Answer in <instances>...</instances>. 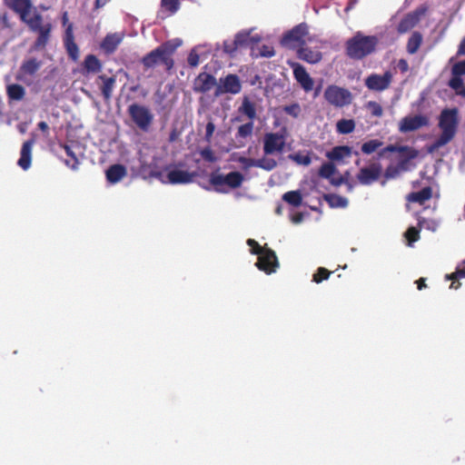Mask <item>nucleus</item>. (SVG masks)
I'll return each mask as SVG.
<instances>
[{
	"label": "nucleus",
	"mask_w": 465,
	"mask_h": 465,
	"mask_svg": "<svg viewBox=\"0 0 465 465\" xmlns=\"http://www.w3.org/2000/svg\"><path fill=\"white\" fill-rule=\"evenodd\" d=\"M35 143V138H31L27 141H25L21 148L20 152V158L17 162L18 165L23 170H27L31 165V160H32V149Z\"/></svg>",
	"instance_id": "obj_24"
},
{
	"label": "nucleus",
	"mask_w": 465,
	"mask_h": 465,
	"mask_svg": "<svg viewBox=\"0 0 465 465\" xmlns=\"http://www.w3.org/2000/svg\"><path fill=\"white\" fill-rule=\"evenodd\" d=\"M379 45L376 35H365L358 31L345 43V54L352 60H363L375 53Z\"/></svg>",
	"instance_id": "obj_2"
},
{
	"label": "nucleus",
	"mask_w": 465,
	"mask_h": 465,
	"mask_svg": "<svg viewBox=\"0 0 465 465\" xmlns=\"http://www.w3.org/2000/svg\"><path fill=\"white\" fill-rule=\"evenodd\" d=\"M43 62L35 56L26 57L23 60L15 75V79L26 85H31L39 75Z\"/></svg>",
	"instance_id": "obj_6"
},
{
	"label": "nucleus",
	"mask_w": 465,
	"mask_h": 465,
	"mask_svg": "<svg viewBox=\"0 0 465 465\" xmlns=\"http://www.w3.org/2000/svg\"><path fill=\"white\" fill-rule=\"evenodd\" d=\"M214 130H215V125L213 122H209L207 124H206V128H205V139L206 141H210L213 133H214Z\"/></svg>",
	"instance_id": "obj_60"
},
{
	"label": "nucleus",
	"mask_w": 465,
	"mask_h": 465,
	"mask_svg": "<svg viewBox=\"0 0 465 465\" xmlns=\"http://www.w3.org/2000/svg\"><path fill=\"white\" fill-rule=\"evenodd\" d=\"M255 265L260 271L264 272L266 274L275 272L276 269L279 267V262L275 252L270 248L266 249L258 257Z\"/></svg>",
	"instance_id": "obj_14"
},
{
	"label": "nucleus",
	"mask_w": 465,
	"mask_h": 465,
	"mask_svg": "<svg viewBox=\"0 0 465 465\" xmlns=\"http://www.w3.org/2000/svg\"><path fill=\"white\" fill-rule=\"evenodd\" d=\"M103 64L94 54H87L83 63L84 74L101 72Z\"/></svg>",
	"instance_id": "obj_32"
},
{
	"label": "nucleus",
	"mask_w": 465,
	"mask_h": 465,
	"mask_svg": "<svg viewBox=\"0 0 465 465\" xmlns=\"http://www.w3.org/2000/svg\"><path fill=\"white\" fill-rule=\"evenodd\" d=\"M309 33V27L306 23H301L292 29L286 32L281 40L282 45L294 49L305 45V37Z\"/></svg>",
	"instance_id": "obj_8"
},
{
	"label": "nucleus",
	"mask_w": 465,
	"mask_h": 465,
	"mask_svg": "<svg viewBox=\"0 0 465 465\" xmlns=\"http://www.w3.org/2000/svg\"><path fill=\"white\" fill-rule=\"evenodd\" d=\"M199 55L194 51H192L187 58L188 64L191 67H196L199 64Z\"/></svg>",
	"instance_id": "obj_59"
},
{
	"label": "nucleus",
	"mask_w": 465,
	"mask_h": 465,
	"mask_svg": "<svg viewBox=\"0 0 465 465\" xmlns=\"http://www.w3.org/2000/svg\"><path fill=\"white\" fill-rule=\"evenodd\" d=\"M289 158L298 164H302L304 166H308L312 163V158L309 154H302V153H293L290 154Z\"/></svg>",
	"instance_id": "obj_48"
},
{
	"label": "nucleus",
	"mask_w": 465,
	"mask_h": 465,
	"mask_svg": "<svg viewBox=\"0 0 465 465\" xmlns=\"http://www.w3.org/2000/svg\"><path fill=\"white\" fill-rule=\"evenodd\" d=\"M351 153L352 150L350 146L339 145L327 152L326 157L331 161H341L344 158L350 157Z\"/></svg>",
	"instance_id": "obj_33"
},
{
	"label": "nucleus",
	"mask_w": 465,
	"mask_h": 465,
	"mask_svg": "<svg viewBox=\"0 0 465 465\" xmlns=\"http://www.w3.org/2000/svg\"><path fill=\"white\" fill-rule=\"evenodd\" d=\"M285 147V135L280 133H266L263 137V153L271 155L282 153Z\"/></svg>",
	"instance_id": "obj_10"
},
{
	"label": "nucleus",
	"mask_w": 465,
	"mask_h": 465,
	"mask_svg": "<svg viewBox=\"0 0 465 465\" xmlns=\"http://www.w3.org/2000/svg\"><path fill=\"white\" fill-rule=\"evenodd\" d=\"M64 45L69 58L72 61L76 62L79 59V48L77 44L74 42L72 25H69L65 30Z\"/></svg>",
	"instance_id": "obj_22"
},
{
	"label": "nucleus",
	"mask_w": 465,
	"mask_h": 465,
	"mask_svg": "<svg viewBox=\"0 0 465 465\" xmlns=\"http://www.w3.org/2000/svg\"><path fill=\"white\" fill-rule=\"evenodd\" d=\"M392 77L391 71H386L382 75L371 74L365 79L364 84L369 90L382 92L390 87Z\"/></svg>",
	"instance_id": "obj_12"
},
{
	"label": "nucleus",
	"mask_w": 465,
	"mask_h": 465,
	"mask_svg": "<svg viewBox=\"0 0 465 465\" xmlns=\"http://www.w3.org/2000/svg\"><path fill=\"white\" fill-rule=\"evenodd\" d=\"M449 86L453 89L458 95L465 97V86L463 79L460 76L453 75L449 81Z\"/></svg>",
	"instance_id": "obj_39"
},
{
	"label": "nucleus",
	"mask_w": 465,
	"mask_h": 465,
	"mask_svg": "<svg viewBox=\"0 0 465 465\" xmlns=\"http://www.w3.org/2000/svg\"><path fill=\"white\" fill-rule=\"evenodd\" d=\"M244 176L237 171L231 172L226 175L217 173H212L210 175V183L214 187L217 193H226L229 189H237L241 187Z\"/></svg>",
	"instance_id": "obj_5"
},
{
	"label": "nucleus",
	"mask_w": 465,
	"mask_h": 465,
	"mask_svg": "<svg viewBox=\"0 0 465 465\" xmlns=\"http://www.w3.org/2000/svg\"><path fill=\"white\" fill-rule=\"evenodd\" d=\"M405 238L407 239L408 245L411 246L413 242L420 239V230L411 226L405 232Z\"/></svg>",
	"instance_id": "obj_46"
},
{
	"label": "nucleus",
	"mask_w": 465,
	"mask_h": 465,
	"mask_svg": "<svg viewBox=\"0 0 465 465\" xmlns=\"http://www.w3.org/2000/svg\"><path fill=\"white\" fill-rule=\"evenodd\" d=\"M382 145L383 142L381 140L372 139L363 143L361 150L364 154H371L372 153L378 151Z\"/></svg>",
	"instance_id": "obj_40"
},
{
	"label": "nucleus",
	"mask_w": 465,
	"mask_h": 465,
	"mask_svg": "<svg viewBox=\"0 0 465 465\" xmlns=\"http://www.w3.org/2000/svg\"><path fill=\"white\" fill-rule=\"evenodd\" d=\"M138 175L141 176L143 179L151 178V177H156L157 173L153 171L152 166L148 163H142L138 172Z\"/></svg>",
	"instance_id": "obj_44"
},
{
	"label": "nucleus",
	"mask_w": 465,
	"mask_h": 465,
	"mask_svg": "<svg viewBox=\"0 0 465 465\" xmlns=\"http://www.w3.org/2000/svg\"><path fill=\"white\" fill-rule=\"evenodd\" d=\"M6 96L9 103L20 102L26 94L25 88L20 84H9L5 87Z\"/></svg>",
	"instance_id": "obj_27"
},
{
	"label": "nucleus",
	"mask_w": 465,
	"mask_h": 465,
	"mask_svg": "<svg viewBox=\"0 0 465 465\" xmlns=\"http://www.w3.org/2000/svg\"><path fill=\"white\" fill-rule=\"evenodd\" d=\"M407 153V159H401L399 162V165L401 169H406V164L411 159H414L418 156V151L412 147L408 145H395L389 144L383 149H381L379 153V158H381L385 155L386 153Z\"/></svg>",
	"instance_id": "obj_15"
},
{
	"label": "nucleus",
	"mask_w": 465,
	"mask_h": 465,
	"mask_svg": "<svg viewBox=\"0 0 465 465\" xmlns=\"http://www.w3.org/2000/svg\"><path fill=\"white\" fill-rule=\"evenodd\" d=\"M239 50V47L237 45V43L235 39L232 41H224L223 42V51L224 53L230 54L231 56H233L235 53Z\"/></svg>",
	"instance_id": "obj_51"
},
{
	"label": "nucleus",
	"mask_w": 465,
	"mask_h": 465,
	"mask_svg": "<svg viewBox=\"0 0 465 465\" xmlns=\"http://www.w3.org/2000/svg\"><path fill=\"white\" fill-rule=\"evenodd\" d=\"M331 207L344 208L348 205V200L345 197L337 194H326L324 196Z\"/></svg>",
	"instance_id": "obj_41"
},
{
	"label": "nucleus",
	"mask_w": 465,
	"mask_h": 465,
	"mask_svg": "<svg viewBox=\"0 0 465 465\" xmlns=\"http://www.w3.org/2000/svg\"><path fill=\"white\" fill-rule=\"evenodd\" d=\"M432 197V188L426 186L419 192H411L406 196V200L410 203H417L420 205L424 204Z\"/></svg>",
	"instance_id": "obj_30"
},
{
	"label": "nucleus",
	"mask_w": 465,
	"mask_h": 465,
	"mask_svg": "<svg viewBox=\"0 0 465 465\" xmlns=\"http://www.w3.org/2000/svg\"><path fill=\"white\" fill-rule=\"evenodd\" d=\"M123 40V35L119 34H108L101 43V48L108 54H113L117 49Z\"/></svg>",
	"instance_id": "obj_29"
},
{
	"label": "nucleus",
	"mask_w": 465,
	"mask_h": 465,
	"mask_svg": "<svg viewBox=\"0 0 465 465\" xmlns=\"http://www.w3.org/2000/svg\"><path fill=\"white\" fill-rule=\"evenodd\" d=\"M381 173L382 166L380 163L376 162L361 168L356 177L361 184L370 185L380 179Z\"/></svg>",
	"instance_id": "obj_11"
},
{
	"label": "nucleus",
	"mask_w": 465,
	"mask_h": 465,
	"mask_svg": "<svg viewBox=\"0 0 465 465\" xmlns=\"http://www.w3.org/2000/svg\"><path fill=\"white\" fill-rule=\"evenodd\" d=\"M453 75L460 76L465 74V60L457 62L451 68Z\"/></svg>",
	"instance_id": "obj_53"
},
{
	"label": "nucleus",
	"mask_w": 465,
	"mask_h": 465,
	"mask_svg": "<svg viewBox=\"0 0 465 465\" xmlns=\"http://www.w3.org/2000/svg\"><path fill=\"white\" fill-rule=\"evenodd\" d=\"M330 183L334 186H340L345 183V178L342 175L332 176L330 180Z\"/></svg>",
	"instance_id": "obj_61"
},
{
	"label": "nucleus",
	"mask_w": 465,
	"mask_h": 465,
	"mask_svg": "<svg viewBox=\"0 0 465 465\" xmlns=\"http://www.w3.org/2000/svg\"><path fill=\"white\" fill-rule=\"evenodd\" d=\"M337 168L334 163L329 162L324 163L319 169V176L330 180L336 173Z\"/></svg>",
	"instance_id": "obj_42"
},
{
	"label": "nucleus",
	"mask_w": 465,
	"mask_h": 465,
	"mask_svg": "<svg viewBox=\"0 0 465 465\" xmlns=\"http://www.w3.org/2000/svg\"><path fill=\"white\" fill-rule=\"evenodd\" d=\"M0 32L9 35L11 39H15L22 35L23 30L18 28L17 23L7 12H4L0 14Z\"/></svg>",
	"instance_id": "obj_19"
},
{
	"label": "nucleus",
	"mask_w": 465,
	"mask_h": 465,
	"mask_svg": "<svg viewBox=\"0 0 465 465\" xmlns=\"http://www.w3.org/2000/svg\"><path fill=\"white\" fill-rule=\"evenodd\" d=\"M367 108L371 111V113L373 116L380 117L382 115V113H383L382 107L379 103H377L375 101L368 102Z\"/></svg>",
	"instance_id": "obj_52"
},
{
	"label": "nucleus",
	"mask_w": 465,
	"mask_h": 465,
	"mask_svg": "<svg viewBox=\"0 0 465 465\" xmlns=\"http://www.w3.org/2000/svg\"><path fill=\"white\" fill-rule=\"evenodd\" d=\"M297 56L299 59L309 64H316L322 58V54L320 51L303 45L298 48Z\"/></svg>",
	"instance_id": "obj_26"
},
{
	"label": "nucleus",
	"mask_w": 465,
	"mask_h": 465,
	"mask_svg": "<svg viewBox=\"0 0 465 465\" xmlns=\"http://www.w3.org/2000/svg\"><path fill=\"white\" fill-rule=\"evenodd\" d=\"M196 173H189L187 171L173 169L168 172L167 179L172 184H185L193 182Z\"/></svg>",
	"instance_id": "obj_23"
},
{
	"label": "nucleus",
	"mask_w": 465,
	"mask_h": 465,
	"mask_svg": "<svg viewBox=\"0 0 465 465\" xmlns=\"http://www.w3.org/2000/svg\"><path fill=\"white\" fill-rule=\"evenodd\" d=\"M439 128L441 133L438 139L430 147V152L440 149V147L451 142L458 131L459 126V110L458 108H445L439 116Z\"/></svg>",
	"instance_id": "obj_1"
},
{
	"label": "nucleus",
	"mask_w": 465,
	"mask_h": 465,
	"mask_svg": "<svg viewBox=\"0 0 465 465\" xmlns=\"http://www.w3.org/2000/svg\"><path fill=\"white\" fill-rule=\"evenodd\" d=\"M96 81H101L99 88L104 102H110L116 84V77L114 75L107 76L106 74H100Z\"/></svg>",
	"instance_id": "obj_21"
},
{
	"label": "nucleus",
	"mask_w": 465,
	"mask_h": 465,
	"mask_svg": "<svg viewBox=\"0 0 465 465\" xmlns=\"http://www.w3.org/2000/svg\"><path fill=\"white\" fill-rule=\"evenodd\" d=\"M127 175V170L123 164H113L105 172V176L110 183H117Z\"/></svg>",
	"instance_id": "obj_28"
},
{
	"label": "nucleus",
	"mask_w": 465,
	"mask_h": 465,
	"mask_svg": "<svg viewBox=\"0 0 465 465\" xmlns=\"http://www.w3.org/2000/svg\"><path fill=\"white\" fill-rule=\"evenodd\" d=\"M247 244L250 246L252 254H256L258 257L266 250L267 247H262L255 240L248 239Z\"/></svg>",
	"instance_id": "obj_50"
},
{
	"label": "nucleus",
	"mask_w": 465,
	"mask_h": 465,
	"mask_svg": "<svg viewBox=\"0 0 465 465\" xmlns=\"http://www.w3.org/2000/svg\"><path fill=\"white\" fill-rule=\"evenodd\" d=\"M23 23L28 26L31 32L37 34L32 49L35 51L44 50L51 39L52 24L49 22L44 23L43 15L35 7L33 8L31 15L23 20Z\"/></svg>",
	"instance_id": "obj_4"
},
{
	"label": "nucleus",
	"mask_w": 465,
	"mask_h": 465,
	"mask_svg": "<svg viewBox=\"0 0 465 465\" xmlns=\"http://www.w3.org/2000/svg\"><path fill=\"white\" fill-rule=\"evenodd\" d=\"M422 43V35L420 32H413L407 42V52L414 54Z\"/></svg>",
	"instance_id": "obj_36"
},
{
	"label": "nucleus",
	"mask_w": 465,
	"mask_h": 465,
	"mask_svg": "<svg viewBox=\"0 0 465 465\" xmlns=\"http://www.w3.org/2000/svg\"><path fill=\"white\" fill-rule=\"evenodd\" d=\"M128 114L135 125L142 131L147 132L153 121V114L148 107L139 104H132L127 109Z\"/></svg>",
	"instance_id": "obj_7"
},
{
	"label": "nucleus",
	"mask_w": 465,
	"mask_h": 465,
	"mask_svg": "<svg viewBox=\"0 0 465 465\" xmlns=\"http://www.w3.org/2000/svg\"><path fill=\"white\" fill-rule=\"evenodd\" d=\"M277 161L273 158L262 157L258 159V168L265 171H272L277 167Z\"/></svg>",
	"instance_id": "obj_43"
},
{
	"label": "nucleus",
	"mask_w": 465,
	"mask_h": 465,
	"mask_svg": "<svg viewBox=\"0 0 465 465\" xmlns=\"http://www.w3.org/2000/svg\"><path fill=\"white\" fill-rule=\"evenodd\" d=\"M242 84L239 77L236 74H230L224 78L220 79V84L215 88V96H220L223 94H236L241 92Z\"/></svg>",
	"instance_id": "obj_13"
},
{
	"label": "nucleus",
	"mask_w": 465,
	"mask_h": 465,
	"mask_svg": "<svg viewBox=\"0 0 465 465\" xmlns=\"http://www.w3.org/2000/svg\"><path fill=\"white\" fill-rule=\"evenodd\" d=\"M202 157L210 163H213L216 160L213 152L210 148H204L201 151Z\"/></svg>",
	"instance_id": "obj_57"
},
{
	"label": "nucleus",
	"mask_w": 465,
	"mask_h": 465,
	"mask_svg": "<svg viewBox=\"0 0 465 465\" xmlns=\"http://www.w3.org/2000/svg\"><path fill=\"white\" fill-rule=\"evenodd\" d=\"M181 45L182 41L179 39L163 43L142 58L143 67L149 69L162 63L165 66L166 71L172 70L174 65L173 55Z\"/></svg>",
	"instance_id": "obj_3"
},
{
	"label": "nucleus",
	"mask_w": 465,
	"mask_h": 465,
	"mask_svg": "<svg viewBox=\"0 0 465 465\" xmlns=\"http://www.w3.org/2000/svg\"><path fill=\"white\" fill-rule=\"evenodd\" d=\"M429 124L428 117L416 114L413 116L403 117L399 124V131L401 133H409L420 129Z\"/></svg>",
	"instance_id": "obj_16"
},
{
	"label": "nucleus",
	"mask_w": 465,
	"mask_h": 465,
	"mask_svg": "<svg viewBox=\"0 0 465 465\" xmlns=\"http://www.w3.org/2000/svg\"><path fill=\"white\" fill-rule=\"evenodd\" d=\"M464 277H465V269H460V270H457L455 272H453L450 276H448V279L454 281L458 278H464Z\"/></svg>",
	"instance_id": "obj_62"
},
{
	"label": "nucleus",
	"mask_w": 465,
	"mask_h": 465,
	"mask_svg": "<svg viewBox=\"0 0 465 465\" xmlns=\"http://www.w3.org/2000/svg\"><path fill=\"white\" fill-rule=\"evenodd\" d=\"M238 162L242 164L245 169L251 167H258V159L247 158V157H240Z\"/></svg>",
	"instance_id": "obj_54"
},
{
	"label": "nucleus",
	"mask_w": 465,
	"mask_h": 465,
	"mask_svg": "<svg viewBox=\"0 0 465 465\" xmlns=\"http://www.w3.org/2000/svg\"><path fill=\"white\" fill-rule=\"evenodd\" d=\"M239 49L252 47L253 45L257 44L261 38L259 36H252L249 31H241L234 36Z\"/></svg>",
	"instance_id": "obj_31"
},
{
	"label": "nucleus",
	"mask_w": 465,
	"mask_h": 465,
	"mask_svg": "<svg viewBox=\"0 0 465 465\" xmlns=\"http://www.w3.org/2000/svg\"><path fill=\"white\" fill-rule=\"evenodd\" d=\"M331 273V272L326 268L319 267L312 276V281L316 283H320L322 281L327 280L330 277Z\"/></svg>",
	"instance_id": "obj_47"
},
{
	"label": "nucleus",
	"mask_w": 465,
	"mask_h": 465,
	"mask_svg": "<svg viewBox=\"0 0 465 465\" xmlns=\"http://www.w3.org/2000/svg\"><path fill=\"white\" fill-rule=\"evenodd\" d=\"M216 78L211 74L203 72L198 74L193 82V90L195 93L205 94L211 91L213 87L216 88Z\"/></svg>",
	"instance_id": "obj_18"
},
{
	"label": "nucleus",
	"mask_w": 465,
	"mask_h": 465,
	"mask_svg": "<svg viewBox=\"0 0 465 465\" xmlns=\"http://www.w3.org/2000/svg\"><path fill=\"white\" fill-rule=\"evenodd\" d=\"M398 66H399L400 70H401L402 73L407 72V71H408V69H409V64H408L407 61H406V60H404V59H401V60L399 61Z\"/></svg>",
	"instance_id": "obj_64"
},
{
	"label": "nucleus",
	"mask_w": 465,
	"mask_h": 465,
	"mask_svg": "<svg viewBox=\"0 0 465 465\" xmlns=\"http://www.w3.org/2000/svg\"><path fill=\"white\" fill-rule=\"evenodd\" d=\"M282 200L293 207H298L302 203L300 191H289L282 195Z\"/></svg>",
	"instance_id": "obj_38"
},
{
	"label": "nucleus",
	"mask_w": 465,
	"mask_h": 465,
	"mask_svg": "<svg viewBox=\"0 0 465 465\" xmlns=\"http://www.w3.org/2000/svg\"><path fill=\"white\" fill-rule=\"evenodd\" d=\"M161 5L173 15L178 11L180 3L179 0H162Z\"/></svg>",
	"instance_id": "obj_49"
},
{
	"label": "nucleus",
	"mask_w": 465,
	"mask_h": 465,
	"mask_svg": "<svg viewBox=\"0 0 465 465\" xmlns=\"http://www.w3.org/2000/svg\"><path fill=\"white\" fill-rule=\"evenodd\" d=\"M292 67L293 69L294 78L301 84L303 90L306 92L312 90L314 83L305 68L298 63L292 64Z\"/></svg>",
	"instance_id": "obj_20"
},
{
	"label": "nucleus",
	"mask_w": 465,
	"mask_h": 465,
	"mask_svg": "<svg viewBox=\"0 0 465 465\" xmlns=\"http://www.w3.org/2000/svg\"><path fill=\"white\" fill-rule=\"evenodd\" d=\"M284 112L293 117H298L301 113V107L298 104H292L284 107Z\"/></svg>",
	"instance_id": "obj_55"
},
{
	"label": "nucleus",
	"mask_w": 465,
	"mask_h": 465,
	"mask_svg": "<svg viewBox=\"0 0 465 465\" xmlns=\"http://www.w3.org/2000/svg\"><path fill=\"white\" fill-rule=\"evenodd\" d=\"M238 112L245 115L250 121L255 120L257 116L255 104L252 102L247 96L242 98V102L238 108Z\"/></svg>",
	"instance_id": "obj_34"
},
{
	"label": "nucleus",
	"mask_w": 465,
	"mask_h": 465,
	"mask_svg": "<svg viewBox=\"0 0 465 465\" xmlns=\"http://www.w3.org/2000/svg\"><path fill=\"white\" fill-rule=\"evenodd\" d=\"M252 130H253V121H250L244 124H242L238 127L237 137L246 138L252 134Z\"/></svg>",
	"instance_id": "obj_45"
},
{
	"label": "nucleus",
	"mask_w": 465,
	"mask_h": 465,
	"mask_svg": "<svg viewBox=\"0 0 465 465\" xmlns=\"http://www.w3.org/2000/svg\"><path fill=\"white\" fill-rule=\"evenodd\" d=\"M111 0H94V9L97 10L106 5Z\"/></svg>",
	"instance_id": "obj_63"
},
{
	"label": "nucleus",
	"mask_w": 465,
	"mask_h": 465,
	"mask_svg": "<svg viewBox=\"0 0 465 465\" xmlns=\"http://www.w3.org/2000/svg\"><path fill=\"white\" fill-rule=\"evenodd\" d=\"M62 147L64 148L66 155L70 158L64 160V164L74 171L78 170L80 162L76 153L73 150V147L68 144H63Z\"/></svg>",
	"instance_id": "obj_35"
},
{
	"label": "nucleus",
	"mask_w": 465,
	"mask_h": 465,
	"mask_svg": "<svg viewBox=\"0 0 465 465\" xmlns=\"http://www.w3.org/2000/svg\"><path fill=\"white\" fill-rule=\"evenodd\" d=\"M274 54H275V52H274V49H273L272 46H269V45H263L260 48L259 55L262 56V57L270 58V57H272Z\"/></svg>",
	"instance_id": "obj_56"
},
{
	"label": "nucleus",
	"mask_w": 465,
	"mask_h": 465,
	"mask_svg": "<svg viewBox=\"0 0 465 465\" xmlns=\"http://www.w3.org/2000/svg\"><path fill=\"white\" fill-rule=\"evenodd\" d=\"M422 12L415 11L407 14L399 23L397 30L400 34H404L412 29L420 21V15Z\"/></svg>",
	"instance_id": "obj_25"
},
{
	"label": "nucleus",
	"mask_w": 465,
	"mask_h": 465,
	"mask_svg": "<svg viewBox=\"0 0 465 465\" xmlns=\"http://www.w3.org/2000/svg\"><path fill=\"white\" fill-rule=\"evenodd\" d=\"M400 169L402 170L400 167V165H398L397 167H395V166H388L386 171H385L386 178L390 179V178L396 177L399 174V173H400Z\"/></svg>",
	"instance_id": "obj_58"
},
{
	"label": "nucleus",
	"mask_w": 465,
	"mask_h": 465,
	"mask_svg": "<svg viewBox=\"0 0 465 465\" xmlns=\"http://www.w3.org/2000/svg\"><path fill=\"white\" fill-rule=\"evenodd\" d=\"M4 5L16 14L19 19L23 22L25 17L31 15L33 8L32 0H3Z\"/></svg>",
	"instance_id": "obj_17"
},
{
	"label": "nucleus",
	"mask_w": 465,
	"mask_h": 465,
	"mask_svg": "<svg viewBox=\"0 0 465 465\" xmlns=\"http://www.w3.org/2000/svg\"><path fill=\"white\" fill-rule=\"evenodd\" d=\"M355 126L353 119H341L336 124V130L341 134H348L354 131Z\"/></svg>",
	"instance_id": "obj_37"
},
{
	"label": "nucleus",
	"mask_w": 465,
	"mask_h": 465,
	"mask_svg": "<svg viewBox=\"0 0 465 465\" xmlns=\"http://www.w3.org/2000/svg\"><path fill=\"white\" fill-rule=\"evenodd\" d=\"M324 98L336 107H343L351 104V94L349 90L337 85H329L324 91Z\"/></svg>",
	"instance_id": "obj_9"
}]
</instances>
